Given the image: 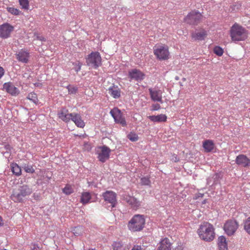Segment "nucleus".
<instances>
[{"instance_id":"obj_1","label":"nucleus","mask_w":250,"mask_h":250,"mask_svg":"<svg viewBox=\"0 0 250 250\" xmlns=\"http://www.w3.org/2000/svg\"><path fill=\"white\" fill-rule=\"evenodd\" d=\"M213 226L208 222H204L198 229L200 238L206 241H211L214 238L215 233Z\"/></svg>"},{"instance_id":"obj_2","label":"nucleus","mask_w":250,"mask_h":250,"mask_svg":"<svg viewBox=\"0 0 250 250\" xmlns=\"http://www.w3.org/2000/svg\"><path fill=\"white\" fill-rule=\"evenodd\" d=\"M248 31L237 23L234 24L230 30V35L233 42L245 40L248 38Z\"/></svg>"},{"instance_id":"obj_3","label":"nucleus","mask_w":250,"mask_h":250,"mask_svg":"<svg viewBox=\"0 0 250 250\" xmlns=\"http://www.w3.org/2000/svg\"><path fill=\"white\" fill-rule=\"evenodd\" d=\"M145 223L144 215L136 214L128 222L127 227L132 232L140 231L145 227Z\"/></svg>"},{"instance_id":"obj_4","label":"nucleus","mask_w":250,"mask_h":250,"mask_svg":"<svg viewBox=\"0 0 250 250\" xmlns=\"http://www.w3.org/2000/svg\"><path fill=\"white\" fill-rule=\"evenodd\" d=\"M32 189L27 185L20 186L17 190L13 191L12 199L15 202H21L23 198L32 193Z\"/></svg>"},{"instance_id":"obj_5","label":"nucleus","mask_w":250,"mask_h":250,"mask_svg":"<svg viewBox=\"0 0 250 250\" xmlns=\"http://www.w3.org/2000/svg\"><path fill=\"white\" fill-rule=\"evenodd\" d=\"M87 65L94 69L101 65L102 58L98 52H92L86 58Z\"/></svg>"},{"instance_id":"obj_6","label":"nucleus","mask_w":250,"mask_h":250,"mask_svg":"<svg viewBox=\"0 0 250 250\" xmlns=\"http://www.w3.org/2000/svg\"><path fill=\"white\" fill-rule=\"evenodd\" d=\"M203 17L201 13L198 11L193 10L188 13L184 20L186 22L190 25H197L201 22Z\"/></svg>"},{"instance_id":"obj_7","label":"nucleus","mask_w":250,"mask_h":250,"mask_svg":"<svg viewBox=\"0 0 250 250\" xmlns=\"http://www.w3.org/2000/svg\"><path fill=\"white\" fill-rule=\"evenodd\" d=\"M154 53L159 60H165L169 58V53L167 46H158L154 50Z\"/></svg>"},{"instance_id":"obj_8","label":"nucleus","mask_w":250,"mask_h":250,"mask_svg":"<svg viewBox=\"0 0 250 250\" xmlns=\"http://www.w3.org/2000/svg\"><path fill=\"white\" fill-rule=\"evenodd\" d=\"M110 113L114 118L116 123L121 124L123 126H126V124L125 119L122 116L121 110L118 108L115 107L111 110Z\"/></svg>"},{"instance_id":"obj_9","label":"nucleus","mask_w":250,"mask_h":250,"mask_svg":"<svg viewBox=\"0 0 250 250\" xmlns=\"http://www.w3.org/2000/svg\"><path fill=\"white\" fill-rule=\"evenodd\" d=\"M13 30L14 27L8 23L2 24L0 25V37L3 39L8 38Z\"/></svg>"},{"instance_id":"obj_10","label":"nucleus","mask_w":250,"mask_h":250,"mask_svg":"<svg viewBox=\"0 0 250 250\" xmlns=\"http://www.w3.org/2000/svg\"><path fill=\"white\" fill-rule=\"evenodd\" d=\"M238 223L235 221H228L224 225V230L228 235H233L238 228Z\"/></svg>"},{"instance_id":"obj_11","label":"nucleus","mask_w":250,"mask_h":250,"mask_svg":"<svg viewBox=\"0 0 250 250\" xmlns=\"http://www.w3.org/2000/svg\"><path fill=\"white\" fill-rule=\"evenodd\" d=\"M103 196L105 201L111 204V208L115 207L116 203V194L112 191H106L103 193Z\"/></svg>"},{"instance_id":"obj_12","label":"nucleus","mask_w":250,"mask_h":250,"mask_svg":"<svg viewBox=\"0 0 250 250\" xmlns=\"http://www.w3.org/2000/svg\"><path fill=\"white\" fill-rule=\"evenodd\" d=\"M128 77L130 79V81L131 80L141 81L144 79L145 75L140 70L133 69L129 71Z\"/></svg>"},{"instance_id":"obj_13","label":"nucleus","mask_w":250,"mask_h":250,"mask_svg":"<svg viewBox=\"0 0 250 250\" xmlns=\"http://www.w3.org/2000/svg\"><path fill=\"white\" fill-rule=\"evenodd\" d=\"M3 88L13 96H17L20 93V90L18 88L15 87L11 82L4 83L3 85Z\"/></svg>"},{"instance_id":"obj_14","label":"nucleus","mask_w":250,"mask_h":250,"mask_svg":"<svg viewBox=\"0 0 250 250\" xmlns=\"http://www.w3.org/2000/svg\"><path fill=\"white\" fill-rule=\"evenodd\" d=\"M111 150L106 146H103L101 147V152L98 154V158L99 160L102 162H105L109 158Z\"/></svg>"},{"instance_id":"obj_15","label":"nucleus","mask_w":250,"mask_h":250,"mask_svg":"<svg viewBox=\"0 0 250 250\" xmlns=\"http://www.w3.org/2000/svg\"><path fill=\"white\" fill-rule=\"evenodd\" d=\"M235 162L238 165L245 167H250V159L244 154L237 156L235 159Z\"/></svg>"},{"instance_id":"obj_16","label":"nucleus","mask_w":250,"mask_h":250,"mask_svg":"<svg viewBox=\"0 0 250 250\" xmlns=\"http://www.w3.org/2000/svg\"><path fill=\"white\" fill-rule=\"evenodd\" d=\"M148 90L151 98L153 101L159 102L161 103H163L161 90H153L152 88H149Z\"/></svg>"},{"instance_id":"obj_17","label":"nucleus","mask_w":250,"mask_h":250,"mask_svg":"<svg viewBox=\"0 0 250 250\" xmlns=\"http://www.w3.org/2000/svg\"><path fill=\"white\" fill-rule=\"evenodd\" d=\"M29 58V53L25 50L21 49L16 54L17 59L21 62L27 63Z\"/></svg>"},{"instance_id":"obj_18","label":"nucleus","mask_w":250,"mask_h":250,"mask_svg":"<svg viewBox=\"0 0 250 250\" xmlns=\"http://www.w3.org/2000/svg\"><path fill=\"white\" fill-rule=\"evenodd\" d=\"M73 114L68 113L67 109L62 108L58 112V115L60 119L65 122H68L71 119Z\"/></svg>"},{"instance_id":"obj_19","label":"nucleus","mask_w":250,"mask_h":250,"mask_svg":"<svg viewBox=\"0 0 250 250\" xmlns=\"http://www.w3.org/2000/svg\"><path fill=\"white\" fill-rule=\"evenodd\" d=\"M71 120L74 122L75 125L79 127L83 128L85 125L84 122L79 114L73 113Z\"/></svg>"},{"instance_id":"obj_20","label":"nucleus","mask_w":250,"mask_h":250,"mask_svg":"<svg viewBox=\"0 0 250 250\" xmlns=\"http://www.w3.org/2000/svg\"><path fill=\"white\" fill-rule=\"evenodd\" d=\"M171 243L167 238H165L160 242L157 250H170Z\"/></svg>"},{"instance_id":"obj_21","label":"nucleus","mask_w":250,"mask_h":250,"mask_svg":"<svg viewBox=\"0 0 250 250\" xmlns=\"http://www.w3.org/2000/svg\"><path fill=\"white\" fill-rule=\"evenodd\" d=\"M203 146L206 152H209L213 150L215 145L213 141L207 140L203 143Z\"/></svg>"},{"instance_id":"obj_22","label":"nucleus","mask_w":250,"mask_h":250,"mask_svg":"<svg viewBox=\"0 0 250 250\" xmlns=\"http://www.w3.org/2000/svg\"><path fill=\"white\" fill-rule=\"evenodd\" d=\"M148 118L153 122H165L167 121V117L165 114H160L157 116H149Z\"/></svg>"},{"instance_id":"obj_23","label":"nucleus","mask_w":250,"mask_h":250,"mask_svg":"<svg viewBox=\"0 0 250 250\" xmlns=\"http://www.w3.org/2000/svg\"><path fill=\"white\" fill-rule=\"evenodd\" d=\"M219 250H228V245L226 239L224 236H221L218 238Z\"/></svg>"},{"instance_id":"obj_24","label":"nucleus","mask_w":250,"mask_h":250,"mask_svg":"<svg viewBox=\"0 0 250 250\" xmlns=\"http://www.w3.org/2000/svg\"><path fill=\"white\" fill-rule=\"evenodd\" d=\"M125 200L128 204L131 205L132 208H136L139 207L140 205L137 199L132 196H126L125 197Z\"/></svg>"},{"instance_id":"obj_25","label":"nucleus","mask_w":250,"mask_h":250,"mask_svg":"<svg viewBox=\"0 0 250 250\" xmlns=\"http://www.w3.org/2000/svg\"><path fill=\"white\" fill-rule=\"evenodd\" d=\"M109 93L114 98H118L121 95V91L117 86H112L108 88Z\"/></svg>"},{"instance_id":"obj_26","label":"nucleus","mask_w":250,"mask_h":250,"mask_svg":"<svg viewBox=\"0 0 250 250\" xmlns=\"http://www.w3.org/2000/svg\"><path fill=\"white\" fill-rule=\"evenodd\" d=\"M206 36L207 33L205 31H202L201 32L193 33L192 34V38L196 40L200 41L203 40L204 38L206 37Z\"/></svg>"},{"instance_id":"obj_27","label":"nucleus","mask_w":250,"mask_h":250,"mask_svg":"<svg viewBox=\"0 0 250 250\" xmlns=\"http://www.w3.org/2000/svg\"><path fill=\"white\" fill-rule=\"evenodd\" d=\"M90 198L91 196L89 192H84L82 195L81 202L83 204H86L88 203Z\"/></svg>"},{"instance_id":"obj_28","label":"nucleus","mask_w":250,"mask_h":250,"mask_svg":"<svg viewBox=\"0 0 250 250\" xmlns=\"http://www.w3.org/2000/svg\"><path fill=\"white\" fill-rule=\"evenodd\" d=\"M11 169L15 175L19 176L21 174V168L17 164H12Z\"/></svg>"},{"instance_id":"obj_29","label":"nucleus","mask_w":250,"mask_h":250,"mask_svg":"<svg viewBox=\"0 0 250 250\" xmlns=\"http://www.w3.org/2000/svg\"><path fill=\"white\" fill-rule=\"evenodd\" d=\"M151 181L148 176L143 177L140 179V184L142 186H147L150 187L151 185Z\"/></svg>"},{"instance_id":"obj_30","label":"nucleus","mask_w":250,"mask_h":250,"mask_svg":"<svg viewBox=\"0 0 250 250\" xmlns=\"http://www.w3.org/2000/svg\"><path fill=\"white\" fill-rule=\"evenodd\" d=\"M84 229L82 226H78L73 229L72 231L75 236H79L82 234Z\"/></svg>"},{"instance_id":"obj_31","label":"nucleus","mask_w":250,"mask_h":250,"mask_svg":"<svg viewBox=\"0 0 250 250\" xmlns=\"http://www.w3.org/2000/svg\"><path fill=\"white\" fill-rule=\"evenodd\" d=\"M27 98L36 104L38 103L37 96L36 94L34 92H31L28 94Z\"/></svg>"},{"instance_id":"obj_32","label":"nucleus","mask_w":250,"mask_h":250,"mask_svg":"<svg viewBox=\"0 0 250 250\" xmlns=\"http://www.w3.org/2000/svg\"><path fill=\"white\" fill-rule=\"evenodd\" d=\"M114 250H128L125 246H123L120 242H115L113 245Z\"/></svg>"},{"instance_id":"obj_33","label":"nucleus","mask_w":250,"mask_h":250,"mask_svg":"<svg viewBox=\"0 0 250 250\" xmlns=\"http://www.w3.org/2000/svg\"><path fill=\"white\" fill-rule=\"evenodd\" d=\"M244 229L250 235V217H248L244 223Z\"/></svg>"},{"instance_id":"obj_34","label":"nucleus","mask_w":250,"mask_h":250,"mask_svg":"<svg viewBox=\"0 0 250 250\" xmlns=\"http://www.w3.org/2000/svg\"><path fill=\"white\" fill-rule=\"evenodd\" d=\"M213 51L218 56H221L224 52L223 49L219 46H215L214 48Z\"/></svg>"},{"instance_id":"obj_35","label":"nucleus","mask_w":250,"mask_h":250,"mask_svg":"<svg viewBox=\"0 0 250 250\" xmlns=\"http://www.w3.org/2000/svg\"><path fill=\"white\" fill-rule=\"evenodd\" d=\"M20 4L23 9H28L29 6V2L28 0H19Z\"/></svg>"},{"instance_id":"obj_36","label":"nucleus","mask_w":250,"mask_h":250,"mask_svg":"<svg viewBox=\"0 0 250 250\" xmlns=\"http://www.w3.org/2000/svg\"><path fill=\"white\" fill-rule=\"evenodd\" d=\"M127 138L132 142L137 141L139 138L138 135L135 133H131L127 135Z\"/></svg>"},{"instance_id":"obj_37","label":"nucleus","mask_w":250,"mask_h":250,"mask_svg":"<svg viewBox=\"0 0 250 250\" xmlns=\"http://www.w3.org/2000/svg\"><path fill=\"white\" fill-rule=\"evenodd\" d=\"M23 168L27 173H33L35 172V170L31 165H25L23 167Z\"/></svg>"},{"instance_id":"obj_38","label":"nucleus","mask_w":250,"mask_h":250,"mask_svg":"<svg viewBox=\"0 0 250 250\" xmlns=\"http://www.w3.org/2000/svg\"><path fill=\"white\" fill-rule=\"evenodd\" d=\"M69 94H75L78 91V87L70 85L67 87Z\"/></svg>"},{"instance_id":"obj_39","label":"nucleus","mask_w":250,"mask_h":250,"mask_svg":"<svg viewBox=\"0 0 250 250\" xmlns=\"http://www.w3.org/2000/svg\"><path fill=\"white\" fill-rule=\"evenodd\" d=\"M63 192L66 195H69L72 193L73 190L70 187L66 186L62 190Z\"/></svg>"},{"instance_id":"obj_40","label":"nucleus","mask_w":250,"mask_h":250,"mask_svg":"<svg viewBox=\"0 0 250 250\" xmlns=\"http://www.w3.org/2000/svg\"><path fill=\"white\" fill-rule=\"evenodd\" d=\"M8 11L10 13L14 14L15 15H18L20 13V11L16 8L13 7H9L8 8Z\"/></svg>"},{"instance_id":"obj_41","label":"nucleus","mask_w":250,"mask_h":250,"mask_svg":"<svg viewBox=\"0 0 250 250\" xmlns=\"http://www.w3.org/2000/svg\"><path fill=\"white\" fill-rule=\"evenodd\" d=\"M73 64L74 66V69L76 72H78L81 70L82 65L80 62H74Z\"/></svg>"},{"instance_id":"obj_42","label":"nucleus","mask_w":250,"mask_h":250,"mask_svg":"<svg viewBox=\"0 0 250 250\" xmlns=\"http://www.w3.org/2000/svg\"><path fill=\"white\" fill-rule=\"evenodd\" d=\"M4 148L6 151L3 153V155L5 154H9V151H10V146L9 145H5Z\"/></svg>"},{"instance_id":"obj_43","label":"nucleus","mask_w":250,"mask_h":250,"mask_svg":"<svg viewBox=\"0 0 250 250\" xmlns=\"http://www.w3.org/2000/svg\"><path fill=\"white\" fill-rule=\"evenodd\" d=\"M152 107H153V109H152L153 110H158L160 108L161 106L159 104H154L152 105Z\"/></svg>"},{"instance_id":"obj_44","label":"nucleus","mask_w":250,"mask_h":250,"mask_svg":"<svg viewBox=\"0 0 250 250\" xmlns=\"http://www.w3.org/2000/svg\"><path fill=\"white\" fill-rule=\"evenodd\" d=\"M131 250H143L141 246H134Z\"/></svg>"},{"instance_id":"obj_45","label":"nucleus","mask_w":250,"mask_h":250,"mask_svg":"<svg viewBox=\"0 0 250 250\" xmlns=\"http://www.w3.org/2000/svg\"><path fill=\"white\" fill-rule=\"evenodd\" d=\"M4 69L0 66V79L4 75Z\"/></svg>"},{"instance_id":"obj_46","label":"nucleus","mask_w":250,"mask_h":250,"mask_svg":"<svg viewBox=\"0 0 250 250\" xmlns=\"http://www.w3.org/2000/svg\"><path fill=\"white\" fill-rule=\"evenodd\" d=\"M241 5L239 3H237L236 5H234L233 10H238L241 7Z\"/></svg>"},{"instance_id":"obj_47","label":"nucleus","mask_w":250,"mask_h":250,"mask_svg":"<svg viewBox=\"0 0 250 250\" xmlns=\"http://www.w3.org/2000/svg\"><path fill=\"white\" fill-rule=\"evenodd\" d=\"M4 225V223L3 222V219L2 217L0 216V227H2Z\"/></svg>"},{"instance_id":"obj_48","label":"nucleus","mask_w":250,"mask_h":250,"mask_svg":"<svg viewBox=\"0 0 250 250\" xmlns=\"http://www.w3.org/2000/svg\"><path fill=\"white\" fill-rule=\"evenodd\" d=\"M37 39L40 40V41H45L44 38L43 37H42L38 36L37 37Z\"/></svg>"},{"instance_id":"obj_49","label":"nucleus","mask_w":250,"mask_h":250,"mask_svg":"<svg viewBox=\"0 0 250 250\" xmlns=\"http://www.w3.org/2000/svg\"><path fill=\"white\" fill-rule=\"evenodd\" d=\"M203 196H204V194L199 193L198 194L197 197L196 198H199V197H201L202 198V197H203Z\"/></svg>"},{"instance_id":"obj_50","label":"nucleus","mask_w":250,"mask_h":250,"mask_svg":"<svg viewBox=\"0 0 250 250\" xmlns=\"http://www.w3.org/2000/svg\"><path fill=\"white\" fill-rule=\"evenodd\" d=\"M175 250H183L181 247H178Z\"/></svg>"},{"instance_id":"obj_51","label":"nucleus","mask_w":250,"mask_h":250,"mask_svg":"<svg viewBox=\"0 0 250 250\" xmlns=\"http://www.w3.org/2000/svg\"><path fill=\"white\" fill-rule=\"evenodd\" d=\"M206 203V200H204L202 202L203 204H205Z\"/></svg>"},{"instance_id":"obj_52","label":"nucleus","mask_w":250,"mask_h":250,"mask_svg":"<svg viewBox=\"0 0 250 250\" xmlns=\"http://www.w3.org/2000/svg\"><path fill=\"white\" fill-rule=\"evenodd\" d=\"M179 161V160H178V159H177V158H176V160H174V161H175V162H177V161Z\"/></svg>"},{"instance_id":"obj_53","label":"nucleus","mask_w":250,"mask_h":250,"mask_svg":"<svg viewBox=\"0 0 250 250\" xmlns=\"http://www.w3.org/2000/svg\"><path fill=\"white\" fill-rule=\"evenodd\" d=\"M9 155V154H5L3 155L5 157H7V155Z\"/></svg>"},{"instance_id":"obj_54","label":"nucleus","mask_w":250,"mask_h":250,"mask_svg":"<svg viewBox=\"0 0 250 250\" xmlns=\"http://www.w3.org/2000/svg\"><path fill=\"white\" fill-rule=\"evenodd\" d=\"M176 80H179V78L178 76H176V78H175Z\"/></svg>"}]
</instances>
